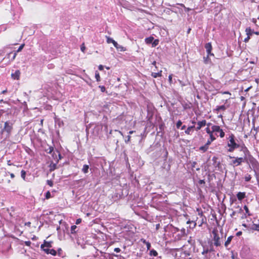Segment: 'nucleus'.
<instances>
[{"instance_id":"f257e3e1","label":"nucleus","mask_w":259,"mask_h":259,"mask_svg":"<svg viewBox=\"0 0 259 259\" xmlns=\"http://www.w3.org/2000/svg\"><path fill=\"white\" fill-rule=\"evenodd\" d=\"M228 142L227 146L229 147L228 151L233 152L235 149L240 148V151H242L245 155H249L250 152L244 143L241 145L237 144L235 141V137L233 134H231L227 138Z\"/></svg>"},{"instance_id":"f03ea898","label":"nucleus","mask_w":259,"mask_h":259,"mask_svg":"<svg viewBox=\"0 0 259 259\" xmlns=\"http://www.w3.org/2000/svg\"><path fill=\"white\" fill-rule=\"evenodd\" d=\"M247 155L244 154L243 156L240 157L229 156V158L232 159L230 165L234 167L241 165L243 163L247 161Z\"/></svg>"},{"instance_id":"7ed1b4c3","label":"nucleus","mask_w":259,"mask_h":259,"mask_svg":"<svg viewBox=\"0 0 259 259\" xmlns=\"http://www.w3.org/2000/svg\"><path fill=\"white\" fill-rule=\"evenodd\" d=\"M211 129H212V132L215 137H218L220 136L221 138L225 137V133L219 125H212L211 126Z\"/></svg>"},{"instance_id":"20e7f679","label":"nucleus","mask_w":259,"mask_h":259,"mask_svg":"<svg viewBox=\"0 0 259 259\" xmlns=\"http://www.w3.org/2000/svg\"><path fill=\"white\" fill-rule=\"evenodd\" d=\"M212 234L213 235V240L214 241V245L215 246H220L221 245V242L220 241V237L219 236V234H218V231L217 229H213L212 231Z\"/></svg>"},{"instance_id":"39448f33","label":"nucleus","mask_w":259,"mask_h":259,"mask_svg":"<svg viewBox=\"0 0 259 259\" xmlns=\"http://www.w3.org/2000/svg\"><path fill=\"white\" fill-rule=\"evenodd\" d=\"M219 158L217 156H213L212 158V161L213 162L212 165L216 169L219 170L221 168L222 165L221 162L218 160Z\"/></svg>"},{"instance_id":"423d86ee","label":"nucleus","mask_w":259,"mask_h":259,"mask_svg":"<svg viewBox=\"0 0 259 259\" xmlns=\"http://www.w3.org/2000/svg\"><path fill=\"white\" fill-rule=\"evenodd\" d=\"M13 129L12 124L10 123L9 121L5 122L4 127L3 130L4 132H7L9 135L11 134Z\"/></svg>"},{"instance_id":"0eeeda50","label":"nucleus","mask_w":259,"mask_h":259,"mask_svg":"<svg viewBox=\"0 0 259 259\" xmlns=\"http://www.w3.org/2000/svg\"><path fill=\"white\" fill-rule=\"evenodd\" d=\"M206 222V217H202V218H197L195 221L194 222V227L196 226V224H197L199 227L202 226V225Z\"/></svg>"},{"instance_id":"6e6552de","label":"nucleus","mask_w":259,"mask_h":259,"mask_svg":"<svg viewBox=\"0 0 259 259\" xmlns=\"http://www.w3.org/2000/svg\"><path fill=\"white\" fill-rule=\"evenodd\" d=\"M206 124V120L203 119L201 121H198L197 123V126L195 128V130L198 131L200 130L202 127L204 126Z\"/></svg>"},{"instance_id":"1a4fd4ad","label":"nucleus","mask_w":259,"mask_h":259,"mask_svg":"<svg viewBox=\"0 0 259 259\" xmlns=\"http://www.w3.org/2000/svg\"><path fill=\"white\" fill-rule=\"evenodd\" d=\"M205 48L206 49L207 54L210 55V56H214V54L211 52L212 50V46L210 42L206 44L205 45Z\"/></svg>"},{"instance_id":"9d476101","label":"nucleus","mask_w":259,"mask_h":259,"mask_svg":"<svg viewBox=\"0 0 259 259\" xmlns=\"http://www.w3.org/2000/svg\"><path fill=\"white\" fill-rule=\"evenodd\" d=\"M210 253L208 251V248H203V250L202 251V254L204 256L203 257V259H210V256L209 254Z\"/></svg>"},{"instance_id":"9b49d317","label":"nucleus","mask_w":259,"mask_h":259,"mask_svg":"<svg viewBox=\"0 0 259 259\" xmlns=\"http://www.w3.org/2000/svg\"><path fill=\"white\" fill-rule=\"evenodd\" d=\"M227 107L225 105L218 106H217L215 109H213V112L215 113L218 114L221 110L225 111L227 109Z\"/></svg>"},{"instance_id":"f8f14e48","label":"nucleus","mask_w":259,"mask_h":259,"mask_svg":"<svg viewBox=\"0 0 259 259\" xmlns=\"http://www.w3.org/2000/svg\"><path fill=\"white\" fill-rule=\"evenodd\" d=\"M52 247V242L44 241L43 244L40 245V248L43 250L44 249H46L45 247L50 248Z\"/></svg>"},{"instance_id":"ddd939ff","label":"nucleus","mask_w":259,"mask_h":259,"mask_svg":"<svg viewBox=\"0 0 259 259\" xmlns=\"http://www.w3.org/2000/svg\"><path fill=\"white\" fill-rule=\"evenodd\" d=\"M20 74L21 72L20 70H17L14 73H12L11 76L13 79L19 80L20 78Z\"/></svg>"},{"instance_id":"4468645a","label":"nucleus","mask_w":259,"mask_h":259,"mask_svg":"<svg viewBox=\"0 0 259 259\" xmlns=\"http://www.w3.org/2000/svg\"><path fill=\"white\" fill-rule=\"evenodd\" d=\"M43 251L47 254H51L54 256H55L57 254L56 251L54 249H44Z\"/></svg>"},{"instance_id":"2eb2a0df","label":"nucleus","mask_w":259,"mask_h":259,"mask_svg":"<svg viewBox=\"0 0 259 259\" xmlns=\"http://www.w3.org/2000/svg\"><path fill=\"white\" fill-rule=\"evenodd\" d=\"M250 229L253 231H256L259 232V220L257 221V223H255L254 222L252 223V224L250 227Z\"/></svg>"},{"instance_id":"dca6fc26","label":"nucleus","mask_w":259,"mask_h":259,"mask_svg":"<svg viewBox=\"0 0 259 259\" xmlns=\"http://www.w3.org/2000/svg\"><path fill=\"white\" fill-rule=\"evenodd\" d=\"M236 196H237L238 199L239 201H241L244 198H245L246 197V193L244 192H239L237 194Z\"/></svg>"},{"instance_id":"f3484780","label":"nucleus","mask_w":259,"mask_h":259,"mask_svg":"<svg viewBox=\"0 0 259 259\" xmlns=\"http://www.w3.org/2000/svg\"><path fill=\"white\" fill-rule=\"evenodd\" d=\"M107 38V42L108 44L112 43L114 47H117V42L115 41L114 39H113L112 38H110L109 36H106Z\"/></svg>"},{"instance_id":"a211bd4d","label":"nucleus","mask_w":259,"mask_h":259,"mask_svg":"<svg viewBox=\"0 0 259 259\" xmlns=\"http://www.w3.org/2000/svg\"><path fill=\"white\" fill-rule=\"evenodd\" d=\"M205 131L207 134H208L210 138H211L213 139V137H215L214 135L213 132H212V129H210L209 127H207L205 128Z\"/></svg>"},{"instance_id":"6ab92c4d","label":"nucleus","mask_w":259,"mask_h":259,"mask_svg":"<svg viewBox=\"0 0 259 259\" xmlns=\"http://www.w3.org/2000/svg\"><path fill=\"white\" fill-rule=\"evenodd\" d=\"M195 128V126L192 125L189 126L185 131V133L187 135H191L192 133L193 132V128Z\"/></svg>"},{"instance_id":"aec40b11","label":"nucleus","mask_w":259,"mask_h":259,"mask_svg":"<svg viewBox=\"0 0 259 259\" xmlns=\"http://www.w3.org/2000/svg\"><path fill=\"white\" fill-rule=\"evenodd\" d=\"M245 31L246 35H249L250 37L254 32V31L252 30L249 27L246 28Z\"/></svg>"},{"instance_id":"412c9836","label":"nucleus","mask_w":259,"mask_h":259,"mask_svg":"<svg viewBox=\"0 0 259 259\" xmlns=\"http://www.w3.org/2000/svg\"><path fill=\"white\" fill-rule=\"evenodd\" d=\"M140 241L146 244L147 250H150L151 248V243L147 241L145 239L143 238L141 239Z\"/></svg>"},{"instance_id":"4be33fe9","label":"nucleus","mask_w":259,"mask_h":259,"mask_svg":"<svg viewBox=\"0 0 259 259\" xmlns=\"http://www.w3.org/2000/svg\"><path fill=\"white\" fill-rule=\"evenodd\" d=\"M215 140L216 137H213V139L212 138L209 137V139L207 141V142L205 145L209 147V146L211 144V143Z\"/></svg>"},{"instance_id":"5701e85b","label":"nucleus","mask_w":259,"mask_h":259,"mask_svg":"<svg viewBox=\"0 0 259 259\" xmlns=\"http://www.w3.org/2000/svg\"><path fill=\"white\" fill-rule=\"evenodd\" d=\"M151 75L154 78H157V77H161L162 76V71L160 70L159 72L156 73V72H152L151 74Z\"/></svg>"},{"instance_id":"b1692460","label":"nucleus","mask_w":259,"mask_h":259,"mask_svg":"<svg viewBox=\"0 0 259 259\" xmlns=\"http://www.w3.org/2000/svg\"><path fill=\"white\" fill-rule=\"evenodd\" d=\"M154 40V37L153 36H150L149 37L146 38L145 39V41L147 44H150L152 43Z\"/></svg>"},{"instance_id":"393cba45","label":"nucleus","mask_w":259,"mask_h":259,"mask_svg":"<svg viewBox=\"0 0 259 259\" xmlns=\"http://www.w3.org/2000/svg\"><path fill=\"white\" fill-rule=\"evenodd\" d=\"M233 237V236H230L228 237L227 240L225 242V247H227L229 245Z\"/></svg>"},{"instance_id":"a878e982","label":"nucleus","mask_w":259,"mask_h":259,"mask_svg":"<svg viewBox=\"0 0 259 259\" xmlns=\"http://www.w3.org/2000/svg\"><path fill=\"white\" fill-rule=\"evenodd\" d=\"M89 166L87 164H84L82 168V171L84 174H87L89 172Z\"/></svg>"},{"instance_id":"bb28decb","label":"nucleus","mask_w":259,"mask_h":259,"mask_svg":"<svg viewBox=\"0 0 259 259\" xmlns=\"http://www.w3.org/2000/svg\"><path fill=\"white\" fill-rule=\"evenodd\" d=\"M243 208L245 211V214L247 215V217H250L252 215V214L250 212L249 209L246 205H244Z\"/></svg>"},{"instance_id":"cd10ccee","label":"nucleus","mask_w":259,"mask_h":259,"mask_svg":"<svg viewBox=\"0 0 259 259\" xmlns=\"http://www.w3.org/2000/svg\"><path fill=\"white\" fill-rule=\"evenodd\" d=\"M209 56H210V55L207 54V55L206 57H203L204 60V63L206 64H208V63L211 62L210 59L209 57Z\"/></svg>"},{"instance_id":"c85d7f7f","label":"nucleus","mask_w":259,"mask_h":259,"mask_svg":"<svg viewBox=\"0 0 259 259\" xmlns=\"http://www.w3.org/2000/svg\"><path fill=\"white\" fill-rule=\"evenodd\" d=\"M149 255L150 256H157L158 255V253L155 250L153 249L150 250Z\"/></svg>"},{"instance_id":"c756f323","label":"nucleus","mask_w":259,"mask_h":259,"mask_svg":"<svg viewBox=\"0 0 259 259\" xmlns=\"http://www.w3.org/2000/svg\"><path fill=\"white\" fill-rule=\"evenodd\" d=\"M196 210L198 211V215L200 217V218L201 219L202 217H205L204 214L202 210L200 208H197Z\"/></svg>"},{"instance_id":"7c9ffc66","label":"nucleus","mask_w":259,"mask_h":259,"mask_svg":"<svg viewBox=\"0 0 259 259\" xmlns=\"http://www.w3.org/2000/svg\"><path fill=\"white\" fill-rule=\"evenodd\" d=\"M208 149V147L205 145L199 147V150L203 151V152H206Z\"/></svg>"},{"instance_id":"2f4dec72","label":"nucleus","mask_w":259,"mask_h":259,"mask_svg":"<svg viewBox=\"0 0 259 259\" xmlns=\"http://www.w3.org/2000/svg\"><path fill=\"white\" fill-rule=\"evenodd\" d=\"M95 78L97 81H100L101 80L100 74L97 71H96L95 72Z\"/></svg>"},{"instance_id":"473e14b6","label":"nucleus","mask_w":259,"mask_h":259,"mask_svg":"<svg viewBox=\"0 0 259 259\" xmlns=\"http://www.w3.org/2000/svg\"><path fill=\"white\" fill-rule=\"evenodd\" d=\"M251 179V176L250 175L247 174L244 177V180L246 182H249Z\"/></svg>"},{"instance_id":"72a5a7b5","label":"nucleus","mask_w":259,"mask_h":259,"mask_svg":"<svg viewBox=\"0 0 259 259\" xmlns=\"http://www.w3.org/2000/svg\"><path fill=\"white\" fill-rule=\"evenodd\" d=\"M115 48L116 49L119 50L120 51H125V49L123 47L119 45L118 44L117 45V47H115Z\"/></svg>"},{"instance_id":"f704fd0d","label":"nucleus","mask_w":259,"mask_h":259,"mask_svg":"<svg viewBox=\"0 0 259 259\" xmlns=\"http://www.w3.org/2000/svg\"><path fill=\"white\" fill-rule=\"evenodd\" d=\"M159 40L158 39H155V40H153L152 43V46L153 47H156V46H157L159 44Z\"/></svg>"},{"instance_id":"c9c22d12","label":"nucleus","mask_w":259,"mask_h":259,"mask_svg":"<svg viewBox=\"0 0 259 259\" xmlns=\"http://www.w3.org/2000/svg\"><path fill=\"white\" fill-rule=\"evenodd\" d=\"M26 175V171L24 170H22L21 171V175L22 178L24 180H25Z\"/></svg>"},{"instance_id":"e433bc0d","label":"nucleus","mask_w":259,"mask_h":259,"mask_svg":"<svg viewBox=\"0 0 259 259\" xmlns=\"http://www.w3.org/2000/svg\"><path fill=\"white\" fill-rule=\"evenodd\" d=\"M48 153L51 154L54 151V147L52 146H50L49 147L48 149L46 150Z\"/></svg>"},{"instance_id":"4c0bfd02","label":"nucleus","mask_w":259,"mask_h":259,"mask_svg":"<svg viewBox=\"0 0 259 259\" xmlns=\"http://www.w3.org/2000/svg\"><path fill=\"white\" fill-rule=\"evenodd\" d=\"M47 183L48 185H49L50 187H53L54 185L53 181L52 180H47Z\"/></svg>"},{"instance_id":"58836bf2","label":"nucleus","mask_w":259,"mask_h":259,"mask_svg":"<svg viewBox=\"0 0 259 259\" xmlns=\"http://www.w3.org/2000/svg\"><path fill=\"white\" fill-rule=\"evenodd\" d=\"M24 46H25L24 44L21 45L19 47V48H18V49L17 50L16 52L18 53V52L21 51L23 49Z\"/></svg>"},{"instance_id":"ea45409f","label":"nucleus","mask_w":259,"mask_h":259,"mask_svg":"<svg viewBox=\"0 0 259 259\" xmlns=\"http://www.w3.org/2000/svg\"><path fill=\"white\" fill-rule=\"evenodd\" d=\"M182 122L180 120H178L176 124L177 128H179L182 125Z\"/></svg>"},{"instance_id":"a19ab883","label":"nucleus","mask_w":259,"mask_h":259,"mask_svg":"<svg viewBox=\"0 0 259 259\" xmlns=\"http://www.w3.org/2000/svg\"><path fill=\"white\" fill-rule=\"evenodd\" d=\"M99 88L100 89L102 93H104V92H106V88H105V87L104 85H99Z\"/></svg>"},{"instance_id":"79ce46f5","label":"nucleus","mask_w":259,"mask_h":259,"mask_svg":"<svg viewBox=\"0 0 259 259\" xmlns=\"http://www.w3.org/2000/svg\"><path fill=\"white\" fill-rule=\"evenodd\" d=\"M80 50H81V52H82L83 53H84L85 50V47L84 46V43H83L81 45Z\"/></svg>"},{"instance_id":"37998d69","label":"nucleus","mask_w":259,"mask_h":259,"mask_svg":"<svg viewBox=\"0 0 259 259\" xmlns=\"http://www.w3.org/2000/svg\"><path fill=\"white\" fill-rule=\"evenodd\" d=\"M76 226L75 225H73L71 227V233H73L75 232V230L76 228Z\"/></svg>"},{"instance_id":"c03bdc74","label":"nucleus","mask_w":259,"mask_h":259,"mask_svg":"<svg viewBox=\"0 0 259 259\" xmlns=\"http://www.w3.org/2000/svg\"><path fill=\"white\" fill-rule=\"evenodd\" d=\"M51 196V193L49 191H48L46 194V199H49Z\"/></svg>"},{"instance_id":"a18cd8bd","label":"nucleus","mask_w":259,"mask_h":259,"mask_svg":"<svg viewBox=\"0 0 259 259\" xmlns=\"http://www.w3.org/2000/svg\"><path fill=\"white\" fill-rule=\"evenodd\" d=\"M250 36H249V35H247V37L246 38H245L244 40V41L245 42H248V41L249 40V39H250Z\"/></svg>"},{"instance_id":"49530a36","label":"nucleus","mask_w":259,"mask_h":259,"mask_svg":"<svg viewBox=\"0 0 259 259\" xmlns=\"http://www.w3.org/2000/svg\"><path fill=\"white\" fill-rule=\"evenodd\" d=\"M172 74H170L168 76V81H169V83H172Z\"/></svg>"},{"instance_id":"de8ad7c7","label":"nucleus","mask_w":259,"mask_h":259,"mask_svg":"<svg viewBox=\"0 0 259 259\" xmlns=\"http://www.w3.org/2000/svg\"><path fill=\"white\" fill-rule=\"evenodd\" d=\"M25 244L27 246H30L31 242L30 241H26L24 242Z\"/></svg>"},{"instance_id":"09e8293b","label":"nucleus","mask_w":259,"mask_h":259,"mask_svg":"<svg viewBox=\"0 0 259 259\" xmlns=\"http://www.w3.org/2000/svg\"><path fill=\"white\" fill-rule=\"evenodd\" d=\"M131 137L130 135L127 136V139H126L125 140V142L127 143L130 142L131 141Z\"/></svg>"},{"instance_id":"8fccbe9b","label":"nucleus","mask_w":259,"mask_h":259,"mask_svg":"<svg viewBox=\"0 0 259 259\" xmlns=\"http://www.w3.org/2000/svg\"><path fill=\"white\" fill-rule=\"evenodd\" d=\"M81 221H82L81 219L79 218V219L76 220L75 223H76V224L78 225V224H79L81 222Z\"/></svg>"},{"instance_id":"3c124183","label":"nucleus","mask_w":259,"mask_h":259,"mask_svg":"<svg viewBox=\"0 0 259 259\" xmlns=\"http://www.w3.org/2000/svg\"><path fill=\"white\" fill-rule=\"evenodd\" d=\"M114 250L115 252L118 253V252H120L121 249L117 247V248H115Z\"/></svg>"},{"instance_id":"603ef678","label":"nucleus","mask_w":259,"mask_h":259,"mask_svg":"<svg viewBox=\"0 0 259 259\" xmlns=\"http://www.w3.org/2000/svg\"><path fill=\"white\" fill-rule=\"evenodd\" d=\"M208 251L209 253L214 251L213 247L212 246H211L210 248H208Z\"/></svg>"},{"instance_id":"864d4df0","label":"nucleus","mask_w":259,"mask_h":259,"mask_svg":"<svg viewBox=\"0 0 259 259\" xmlns=\"http://www.w3.org/2000/svg\"><path fill=\"white\" fill-rule=\"evenodd\" d=\"M236 212L235 211L232 210V212L230 214L231 217L233 218L236 214Z\"/></svg>"},{"instance_id":"5fc2aeb1","label":"nucleus","mask_w":259,"mask_h":259,"mask_svg":"<svg viewBox=\"0 0 259 259\" xmlns=\"http://www.w3.org/2000/svg\"><path fill=\"white\" fill-rule=\"evenodd\" d=\"M17 53L16 52H14V53H13V57H12V60H14L15 59V58H16V56H17Z\"/></svg>"},{"instance_id":"6e6d98bb","label":"nucleus","mask_w":259,"mask_h":259,"mask_svg":"<svg viewBox=\"0 0 259 259\" xmlns=\"http://www.w3.org/2000/svg\"><path fill=\"white\" fill-rule=\"evenodd\" d=\"M98 68L100 70L102 71L104 69V66L102 65H100L98 66Z\"/></svg>"},{"instance_id":"4d7b16f0","label":"nucleus","mask_w":259,"mask_h":259,"mask_svg":"<svg viewBox=\"0 0 259 259\" xmlns=\"http://www.w3.org/2000/svg\"><path fill=\"white\" fill-rule=\"evenodd\" d=\"M251 21H252V22H253L255 25H257V24H256V22H257V21H256V19L255 18H252Z\"/></svg>"},{"instance_id":"13d9d810","label":"nucleus","mask_w":259,"mask_h":259,"mask_svg":"<svg viewBox=\"0 0 259 259\" xmlns=\"http://www.w3.org/2000/svg\"><path fill=\"white\" fill-rule=\"evenodd\" d=\"M7 164H8V165H14V164H13V163H12L11 162V161H10V160H8V161H7Z\"/></svg>"},{"instance_id":"bf43d9fd","label":"nucleus","mask_w":259,"mask_h":259,"mask_svg":"<svg viewBox=\"0 0 259 259\" xmlns=\"http://www.w3.org/2000/svg\"><path fill=\"white\" fill-rule=\"evenodd\" d=\"M199 183L200 184H204V183H205V181H204V180H200V181H199Z\"/></svg>"},{"instance_id":"052dcab7","label":"nucleus","mask_w":259,"mask_h":259,"mask_svg":"<svg viewBox=\"0 0 259 259\" xmlns=\"http://www.w3.org/2000/svg\"><path fill=\"white\" fill-rule=\"evenodd\" d=\"M242 234V232L241 231H239L237 233H236V235L237 236H239L240 235H241Z\"/></svg>"},{"instance_id":"680f3d73","label":"nucleus","mask_w":259,"mask_h":259,"mask_svg":"<svg viewBox=\"0 0 259 259\" xmlns=\"http://www.w3.org/2000/svg\"><path fill=\"white\" fill-rule=\"evenodd\" d=\"M10 177H11V178L12 179H13V178H15V175H14V174H13V173H11V174H10Z\"/></svg>"},{"instance_id":"e2e57ef3","label":"nucleus","mask_w":259,"mask_h":259,"mask_svg":"<svg viewBox=\"0 0 259 259\" xmlns=\"http://www.w3.org/2000/svg\"><path fill=\"white\" fill-rule=\"evenodd\" d=\"M231 257L232 259H238L237 257H236L233 254H232Z\"/></svg>"},{"instance_id":"0e129e2a","label":"nucleus","mask_w":259,"mask_h":259,"mask_svg":"<svg viewBox=\"0 0 259 259\" xmlns=\"http://www.w3.org/2000/svg\"><path fill=\"white\" fill-rule=\"evenodd\" d=\"M185 11H186V12H189V11H190V10H191V9H190V8H186H186H185Z\"/></svg>"},{"instance_id":"69168bd1","label":"nucleus","mask_w":259,"mask_h":259,"mask_svg":"<svg viewBox=\"0 0 259 259\" xmlns=\"http://www.w3.org/2000/svg\"><path fill=\"white\" fill-rule=\"evenodd\" d=\"M186 128V126L185 125H184L182 126L181 127V130H185V128Z\"/></svg>"},{"instance_id":"338daca9","label":"nucleus","mask_w":259,"mask_h":259,"mask_svg":"<svg viewBox=\"0 0 259 259\" xmlns=\"http://www.w3.org/2000/svg\"><path fill=\"white\" fill-rule=\"evenodd\" d=\"M7 92V90H4L2 92V94H6V93Z\"/></svg>"},{"instance_id":"774afa93","label":"nucleus","mask_w":259,"mask_h":259,"mask_svg":"<svg viewBox=\"0 0 259 259\" xmlns=\"http://www.w3.org/2000/svg\"><path fill=\"white\" fill-rule=\"evenodd\" d=\"M255 82H256L257 83H259V78H256V79H255Z\"/></svg>"}]
</instances>
